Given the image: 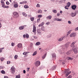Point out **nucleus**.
Returning <instances> with one entry per match:
<instances>
[{
  "label": "nucleus",
  "instance_id": "nucleus-56",
  "mask_svg": "<svg viewBox=\"0 0 78 78\" xmlns=\"http://www.w3.org/2000/svg\"><path fill=\"white\" fill-rule=\"evenodd\" d=\"M75 31H77L78 30V27H76L75 29Z\"/></svg>",
  "mask_w": 78,
  "mask_h": 78
},
{
  "label": "nucleus",
  "instance_id": "nucleus-42",
  "mask_svg": "<svg viewBox=\"0 0 78 78\" xmlns=\"http://www.w3.org/2000/svg\"><path fill=\"white\" fill-rule=\"evenodd\" d=\"M41 30L43 31H45V30L44 29V27H41Z\"/></svg>",
  "mask_w": 78,
  "mask_h": 78
},
{
  "label": "nucleus",
  "instance_id": "nucleus-61",
  "mask_svg": "<svg viewBox=\"0 0 78 78\" xmlns=\"http://www.w3.org/2000/svg\"><path fill=\"white\" fill-rule=\"evenodd\" d=\"M4 78H9V77H8V76H4Z\"/></svg>",
  "mask_w": 78,
  "mask_h": 78
},
{
  "label": "nucleus",
  "instance_id": "nucleus-51",
  "mask_svg": "<svg viewBox=\"0 0 78 78\" xmlns=\"http://www.w3.org/2000/svg\"><path fill=\"white\" fill-rule=\"evenodd\" d=\"M41 24L42 26H43L44 25V22H42L41 23Z\"/></svg>",
  "mask_w": 78,
  "mask_h": 78
},
{
  "label": "nucleus",
  "instance_id": "nucleus-31",
  "mask_svg": "<svg viewBox=\"0 0 78 78\" xmlns=\"http://www.w3.org/2000/svg\"><path fill=\"white\" fill-rule=\"evenodd\" d=\"M26 37L27 38H29V35L27 34H26Z\"/></svg>",
  "mask_w": 78,
  "mask_h": 78
},
{
  "label": "nucleus",
  "instance_id": "nucleus-49",
  "mask_svg": "<svg viewBox=\"0 0 78 78\" xmlns=\"http://www.w3.org/2000/svg\"><path fill=\"white\" fill-rule=\"evenodd\" d=\"M40 19H41L40 18H38V19H37V22H40Z\"/></svg>",
  "mask_w": 78,
  "mask_h": 78
},
{
  "label": "nucleus",
  "instance_id": "nucleus-54",
  "mask_svg": "<svg viewBox=\"0 0 78 78\" xmlns=\"http://www.w3.org/2000/svg\"><path fill=\"white\" fill-rule=\"evenodd\" d=\"M46 25H48L50 24V22H48L46 23Z\"/></svg>",
  "mask_w": 78,
  "mask_h": 78
},
{
  "label": "nucleus",
  "instance_id": "nucleus-43",
  "mask_svg": "<svg viewBox=\"0 0 78 78\" xmlns=\"http://www.w3.org/2000/svg\"><path fill=\"white\" fill-rule=\"evenodd\" d=\"M37 8H39L40 7V5L39 4H37Z\"/></svg>",
  "mask_w": 78,
  "mask_h": 78
},
{
  "label": "nucleus",
  "instance_id": "nucleus-3",
  "mask_svg": "<svg viewBox=\"0 0 78 78\" xmlns=\"http://www.w3.org/2000/svg\"><path fill=\"white\" fill-rule=\"evenodd\" d=\"M70 42H68V43H67L65 45H64V47H63V48H64V49H66L68 47H69V45H70Z\"/></svg>",
  "mask_w": 78,
  "mask_h": 78
},
{
  "label": "nucleus",
  "instance_id": "nucleus-9",
  "mask_svg": "<svg viewBox=\"0 0 78 78\" xmlns=\"http://www.w3.org/2000/svg\"><path fill=\"white\" fill-rule=\"evenodd\" d=\"M71 16L73 17H75L76 15V13H71Z\"/></svg>",
  "mask_w": 78,
  "mask_h": 78
},
{
  "label": "nucleus",
  "instance_id": "nucleus-39",
  "mask_svg": "<svg viewBox=\"0 0 78 78\" xmlns=\"http://www.w3.org/2000/svg\"><path fill=\"white\" fill-rule=\"evenodd\" d=\"M16 78H20V75L16 76Z\"/></svg>",
  "mask_w": 78,
  "mask_h": 78
},
{
  "label": "nucleus",
  "instance_id": "nucleus-62",
  "mask_svg": "<svg viewBox=\"0 0 78 78\" xmlns=\"http://www.w3.org/2000/svg\"><path fill=\"white\" fill-rule=\"evenodd\" d=\"M24 3H27V1H24Z\"/></svg>",
  "mask_w": 78,
  "mask_h": 78
},
{
  "label": "nucleus",
  "instance_id": "nucleus-60",
  "mask_svg": "<svg viewBox=\"0 0 78 78\" xmlns=\"http://www.w3.org/2000/svg\"><path fill=\"white\" fill-rule=\"evenodd\" d=\"M60 15V13H58L57 14V16H59Z\"/></svg>",
  "mask_w": 78,
  "mask_h": 78
},
{
  "label": "nucleus",
  "instance_id": "nucleus-63",
  "mask_svg": "<svg viewBox=\"0 0 78 78\" xmlns=\"http://www.w3.org/2000/svg\"><path fill=\"white\" fill-rule=\"evenodd\" d=\"M78 10H77V11H76L75 12H74V13H76V14H77V13H78Z\"/></svg>",
  "mask_w": 78,
  "mask_h": 78
},
{
  "label": "nucleus",
  "instance_id": "nucleus-55",
  "mask_svg": "<svg viewBox=\"0 0 78 78\" xmlns=\"http://www.w3.org/2000/svg\"><path fill=\"white\" fill-rule=\"evenodd\" d=\"M52 69L53 70H54V69H56V68L55 67V66H54L52 67Z\"/></svg>",
  "mask_w": 78,
  "mask_h": 78
},
{
  "label": "nucleus",
  "instance_id": "nucleus-59",
  "mask_svg": "<svg viewBox=\"0 0 78 78\" xmlns=\"http://www.w3.org/2000/svg\"><path fill=\"white\" fill-rule=\"evenodd\" d=\"M1 4H2V3H5V2H3V1L1 0Z\"/></svg>",
  "mask_w": 78,
  "mask_h": 78
},
{
  "label": "nucleus",
  "instance_id": "nucleus-47",
  "mask_svg": "<svg viewBox=\"0 0 78 78\" xmlns=\"http://www.w3.org/2000/svg\"><path fill=\"white\" fill-rule=\"evenodd\" d=\"M23 37L24 38H26V34H24L23 35Z\"/></svg>",
  "mask_w": 78,
  "mask_h": 78
},
{
  "label": "nucleus",
  "instance_id": "nucleus-32",
  "mask_svg": "<svg viewBox=\"0 0 78 78\" xmlns=\"http://www.w3.org/2000/svg\"><path fill=\"white\" fill-rule=\"evenodd\" d=\"M4 8H9V6H4L3 7Z\"/></svg>",
  "mask_w": 78,
  "mask_h": 78
},
{
  "label": "nucleus",
  "instance_id": "nucleus-28",
  "mask_svg": "<svg viewBox=\"0 0 78 78\" xmlns=\"http://www.w3.org/2000/svg\"><path fill=\"white\" fill-rule=\"evenodd\" d=\"M11 72L12 73L14 74L15 73V70H11Z\"/></svg>",
  "mask_w": 78,
  "mask_h": 78
},
{
  "label": "nucleus",
  "instance_id": "nucleus-46",
  "mask_svg": "<svg viewBox=\"0 0 78 78\" xmlns=\"http://www.w3.org/2000/svg\"><path fill=\"white\" fill-rule=\"evenodd\" d=\"M13 3L14 4V5L16 4H17V2H16V1H15Z\"/></svg>",
  "mask_w": 78,
  "mask_h": 78
},
{
  "label": "nucleus",
  "instance_id": "nucleus-17",
  "mask_svg": "<svg viewBox=\"0 0 78 78\" xmlns=\"http://www.w3.org/2000/svg\"><path fill=\"white\" fill-rule=\"evenodd\" d=\"M23 15L25 17H27V16H28V15H27V14L25 13V12H23Z\"/></svg>",
  "mask_w": 78,
  "mask_h": 78
},
{
  "label": "nucleus",
  "instance_id": "nucleus-57",
  "mask_svg": "<svg viewBox=\"0 0 78 78\" xmlns=\"http://www.w3.org/2000/svg\"><path fill=\"white\" fill-rule=\"evenodd\" d=\"M6 5H9V2H6Z\"/></svg>",
  "mask_w": 78,
  "mask_h": 78
},
{
  "label": "nucleus",
  "instance_id": "nucleus-48",
  "mask_svg": "<svg viewBox=\"0 0 78 78\" xmlns=\"http://www.w3.org/2000/svg\"><path fill=\"white\" fill-rule=\"evenodd\" d=\"M65 9H69L68 8V6H66L65 7Z\"/></svg>",
  "mask_w": 78,
  "mask_h": 78
},
{
  "label": "nucleus",
  "instance_id": "nucleus-18",
  "mask_svg": "<svg viewBox=\"0 0 78 78\" xmlns=\"http://www.w3.org/2000/svg\"><path fill=\"white\" fill-rule=\"evenodd\" d=\"M75 42H73L71 44V47H74V44H75Z\"/></svg>",
  "mask_w": 78,
  "mask_h": 78
},
{
  "label": "nucleus",
  "instance_id": "nucleus-44",
  "mask_svg": "<svg viewBox=\"0 0 78 78\" xmlns=\"http://www.w3.org/2000/svg\"><path fill=\"white\" fill-rule=\"evenodd\" d=\"M33 37L34 39H37V37L36 36H34Z\"/></svg>",
  "mask_w": 78,
  "mask_h": 78
},
{
  "label": "nucleus",
  "instance_id": "nucleus-27",
  "mask_svg": "<svg viewBox=\"0 0 78 78\" xmlns=\"http://www.w3.org/2000/svg\"><path fill=\"white\" fill-rule=\"evenodd\" d=\"M5 5V2H4L3 3H2L1 4V5H2V8H3Z\"/></svg>",
  "mask_w": 78,
  "mask_h": 78
},
{
  "label": "nucleus",
  "instance_id": "nucleus-19",
  "mask_svg": "<svg viewBox=\"0 0 78 78\" xmlns=\"http://www.w3.org/2000/svg\"><path fill=\"white\" fill-rule=\"evenodd\" d=\"M14 7L15 8H18V4H14Z\"/></svg>",
  "mask_w": 78,
  "mask_h": 78
},
{
  "label": "nucleus",
  "instance_id": "nucleus-10",
  "mask_svg": "<svg viewBox=\"0 0 78 78\" xmlns=\"http://www.w3.org/2000/svg\"><path fill=\"white\" fill-rule=\"evenodd\" d=\"M18 47V48H22V44L21 43H19L17 45Z\"/></svg>",
  "mask_w": 78,
  "mask_h": 78
},
{
  "label": "nucleus",
  "instance_id": "nucleus-29",
  "mask_svg": "<svg viewBox=\"0 0 78 78\" xmlns=\"http://www.w3.org/2000/svg\"><path fill=\"white\" fill-rule=\"evenodd\" d=\"M24 8H25L26 9H27V8H29V6H28L27 5H25L24 6Z\"/></svg>",
  "mask_w": 78,
  "mask_h": 78
},
{
  "label": "nucleus",
  "instance_id": "nucleus-24",
  "mask_svg": "<svg viewBox=\"0 0 78 78\" xmlns=\"http://www.w3.org/2000/svg\"><path fill=\"white\" fill-rule=\"evenodd\" d=\"M51 17H52V16L50 15H49L48 17H47V19H51Z\"/></svg>",
  "mask_w": 78,
  "mask_h": 78
},
{
  "label": "nucleus",
  "instance_id": "nucleus-7",
  "mask_svg": "<svg viewBox=\"0 0 78 78\" xmlns=\"http://www.w3.org/2000/svg\"><path fill=\"white\" fill-rule=\"evenodd\" d=\"M77 6L76 5H73L71 6V8L73 9V10H75V9L76 8Z\"/></svg>",
  "mask_w": 78,
  "mask_h": 78
},
{
  "label": "nucleus",
  "instance_id": "nucleus-41",
  "mask_svg": "<svg viewBox=\"0 0 78 78\" xmlns=\"http://www.w3.org/2000/svg\"><path fill=\"white\" fill-rule=\"evenodd\" d=\"M72 31V30H70L67 33V34H70V33H71V32Z\"/></svg>",
  "mask_w": 78,
  "mask_h": 78
},
{
  "label": "nucleus",
  "instance_id": "nucleus-36",
  "mask_svg": "<svg viewBox=\"0 0 78 78\" xmlns=\"http://www.w3.org/2000/svg\"><path fill=\"white\" fill-rule=\"evenodd\" d=\"M70 5H71L70 3L68 2L67 3V6H68V8H69V7L70 6Z\"/></svg>",
  "mask_w": 78,
  "mask_h": 78
},
{
  "label": "nucleus",
  "instance_id": "nucleus-40",
  "mask_svg": "<svg viewBox=\"0 0 78 78\" xmlns=\"http://www.w3.org/2000/svg\"><path fill=\"white\" fill-rule=\"evenodd\" d=\"M42 16V15H39L37 16L38 18H41Z\"/></svg>",
  "mask_w": 78,
  "mask_h": 78
},
{
  "label": "nucleus",
  "instance_id": "nucleus-4",
  "mask_svg": "<svg viewBox=\"0 0 78 78\" xmlns=\"http://www.w3.org/2000/svg\"><path fill=\"white\" fill-rule=\"evenodd\" d=\"M41 64V62L39 61H37L35 62V65L36 66V67H38Z\"/></svg>",
  "mask_w": 78,
  "mask_h": 78
},
{
  "label": "nucleus",
  "instance_id": "nucleus-11",
  "mask_svg": "<svg viewBox=\"0 0 78 78\" xmlns=\"http://www.w3.org/2000/svg\"><path fill=\"white\" fill-rule=\"evenodd\" d=\"M52 58H54L55 59H56V54H55V53H54L52 54Z\"/></svg>",
  "mask_w": 78,
  "mask_h": 78
},
{
  "label": "nucleus",
  "instance_id": "nucleus-38",
  "mask_svg": "<svg viewBox=\"0 0 78 78\" xmlns=\"http://www.w3.org/2000/svg\"><path fill=\"white\" fill-rule=\"evenodd\" d=\"M15 45V43H13V42H12L11 43V46H12V47H14Z\"/></svg>",
  "mask_w": 78,
  "mask_h": 78
},
{
  "label": "nucleus",
  "instance_id": "nucleus-37",
  "mask_svg": "<svg viewBox=\"0 0 78 78\" xmlns=\"http://www.w3.org/2000/svg\"><path fill=\"white\" fill-rule=\"evenodd\" d=\"M1 73H2V74H5V71L3 70H2L1 71Z\"/></svg>",
  "mask_w": 78,
  "mask_h": 78
},
{
  "label": "nucleus",
  "instance_id": "nucleus-20",
  "mask_svg": "<svg viewBox=\"0 0 78 78\" xmlns=\"http://www.w3.org/2000/svg\"><path fill=\"white\" fill-rule=\"evenodd\" d=\"M30 19L32 22H33L34 20V18L33 17H31L30 18Z\"/></svg>",
  "mask_w": 78,
  "mask_h": 78
},
{
  "label": "nucleus",
  "instance_id": "nucleus-21",
  "mask_svg": "<svg viewBox=\"0 0 78 78\" xmlns=\"http://www.w3.org/2000/svg\"><path fill=\"white\" fill-rule=\"evenodd\" d=\"M42 11L41 9H40L38 11V13L39 14H41V13H42Z\"/></svg>",
  "mask_w": 78,
  "mask_h": 78
},
{
  "label": "nucleus",
  "instance_id": "nucleus-35",
  "mask_svg": "<svg viewBox=\"0 0 78 78\" xmlns=\"http://www.w3.org/2000/svg\"><path fill=\"white\" fill-rule=\"evenodd\" d=\"M52 11L54 13H56L57 12V11L56 10L54 9L52 10Z\"/></svg>",
  "mask_w": 78,
  "mask_h": 78
},
{
  "label": "nucleus",
  "instance_id": "nucleus-23",
  "mask_svg": "<svg viewBox=\"0 0 78 78\" xmlns=\"http://www.w3.org/2000/svg\"><path fill=\"white\" fill-rule=\"evenodd\" d=\"M0 59L1 60L2 62V61H4V59H5V58L3 57H2L0 58Z\"/></svg>",
  "mask_w": 78,
  "mask_h": 78
},
{
  "label": "nucleus",
  "instance_id": "nucleus-64",
  "mask_svg": "<svg viewBox=\"0 0 78 78\" xmlns=\"http://www.w3.org/2000/svg\"><path fill=\"white\" fill-rule=\"evenodd\" d=\"M23 73H26V71H25V70H24L23 71Z\"/></svg>",
  "mask_w": 78,
  "mask_h": 78
},
{
  "label": "nucleus",
  "instance_id": "nucleus-50",
  "mask_svg": "<svg viewBox=\"0 0 78 78\" xmlns=\"http://www.w3.org/2000/svg\"><path fill=\"white\" fill-rule=\"evenodd\" d=\"M10 62H11L9 61H8L7 62V64H10Z\"/></svg>",
  "mask_w": 78,
  "mask_h": 78
},
{
  "label": "nucleus",
  "instance_id": "nucleus-5",
  "mask_svg": "<svg viewBox=\"0 0 78 78\" xmlns=\"http://www.w3.org/2000/svg\"><path fill=\"white\" fill-rule=\"evenodd\" d=\"M76 36V33H73L70 35V37H75Z\"/></svg>",
  "mask_w": 78,
  "mask_h": 78
},
{
  "label": "nucleus",
  "instance_id": "nucleus-58",
  "mask_svg": "<svg viewBox=\"0 0 78 78\" xmlns=\"http://www.w3.org/2000/svg\"><path fill=\"white\" fill-rule=\"evenodd\" d=\"M71 77H72V76H71V75H69L67 78H71Z\"/></svg>",
  "mask_w": 78,
  "mask_h": 78
},
{
  "label": "nucleus",
  "instance_id": "nucleus-1",
  "mask_svg": "<svg viewBox=\"0 0 78 78\" xmlns=\"http://www.w3.org/2000/svg\"><path fill=\"white\" fill-rule=\"evenodd\" d=\"M13 14L14 15V18H17L19 17V13L16 12H13Z\"/></svg>",
  "mask_w": 78,
  "mask_h": 78
},
{
  "label": "nucleus",
  "instance_id": "nucleus-25",
  "mask_svg": "<svg viewBox=\"0 0 78 78\" xmlns=\"http://www.w3.org/2000/svg\"><path fill=\"white\" fill-rule=\"evenodd\" d=\"M18 58V55H16L14 56V58L15 59H17Z\"/></svg>",
  "mask_w": 78,
  "mask_h": 78
},
{
  "label": "nucleus",
  "instance_id": "nucleus-15",
  "mask_svg": "<svg viewBox=\"0 0 78 78\" xmlns=\"http://www.w3.org/2000/svg\"><path fill=\"white\" fill-rule=\"evenodd\" d=\"M71 73V71H69V72H68L67 73H66V76L67 77L68 76V75L70 74V73Z\"/></svg>",
  "mask_w": 78,
  "mask_h": 78
},
{
  "label": "nucleus",
  "instance_id": "nucleus-16",
  "mask_svg": "<svg viewBox=\"0 0 78 78\" xmlns=\"http://www.w3.org/2000/svg\"><path fill=\"white\" fill-rule=\"evenodd\" d=\"M69 69H65L64 71V73L66 74V73H67V72H69Z\"/></svg>",
  "mask_w": 78,
  "mask_h": 78
},
{
  "label": "nucleus",
  "instance_id": "nucleus-33",
  "mask_svg": "<svg viewBox=\"0 0 78 78\" xmlns=\"http://www.w3.org/2000/svg\"><path fill=\"white\" fill-rule=\"evenodd\" d=\"M15 70V68H14V67L12 66L11 68V70Z\"/></svg>",
  "mask_w": 78,
  "mask_h": 78
},
{
  "label": "nucleus",
  "instance_id": "nucleus-14",
  "mask_svg": "<svg viewBox=\"0 0 78 78\" xmlns=\"http://www.w3.org/2000/svg\"><path fill=\"white\" fill-rule=\"evenodd\" d=\"M19 29L20 30H23V29H24V26H21V27H19Z\"/></svg>",
  "mask_w": 78,
  "mask_h": 78
},
{
  "label": "nucleus",
  "instance_id": "nucleus-22",
  "mask_svg": "<svg viewBox=\"0 0 78 78\" xmlns=\"http://www.w3.org/2000/svg\"><path fill=\"white\" fill-rule=\"evenodd\" d=\"M41 44V43L40 42H37L36 43V45H39Z\"/></svg>",
  "mask_w": 78,
  "mask_h": 78
},
{
  "label": "nucleus",
  "instance_id": "nucleus-13",
  "mask_svg": "<svg viewBox=\"0 0 78 78\" xmlns=\"http://www.w3.org/2000/svg\"><path fill=\"white\" fill-rule=\"evenodd\" d=\"M64 37H62L61 38H60L58 40V41H62L64 39Z\"/></svg>",
  "mask_w": 78,
  "mask_h": 78
},
{
  "label": "nucleus",
  "instance_id": "nucleus-34",
  "mask_svg": "<svg viewBox=\"0 0 78 78\" xmlns=\"http://www.w3.org/2000/svg\"><path fill=\"white\" fill-rule=\"evenodd\" d=\"M46 55V54H45L44 55L42 56V58H43V59H44L45 58Z\"/></svg>",
  "mask_w": 78,
  "mask_h": 78
},
{
  "label": "nucleus",
  "instance_id": "nucleus-30",
  "mask_svg": "<svg viewBox=\"0 0 78 78\" xmlns=\"http://www.w3.org/2000/svg\"><path fill=\"white\" fill-rule=\"evenodd\" d=\"M30 53V52H24L23 53V55H26V54H27V53Z\"/></svg>",
  "mask_w": 78,
  "mask_h": 78
},
{
  "label": "nucleus",
  "instance_id": "nucleus-26",
  "mask_svg": "<svg viewBox=\"0 0 78 78\" xmlns=\"http://www.w3.org/2000/svg\"><path fill=\"white\" fill-rule=\"evenodd\" d=\"M36 54H37V51H35L33 54L32 55L33 56H35V55H36Z\"/></svg>",
  "mask_w": 78,
  "mask_h": 78
},
{
  "label": "nucleus",
  "instance_id": "nucleus-8",
  "mask_svg": "<svg viewBox=\"0 0 78 78\" xmlns=\"http://www.w3.org/2000/svg\"><path fill=\"white\" fill-rule=\"evenodd\" d=\"M54 20H56L57 21H58L59 22H60L61 21H62V19H59L58 18H55L54 19Z\"/></svg>",
  "mask_w": 78,
  "mask_h": 78
},
{
  "label": "nucleus",
  "instance_id": "nucleus-6",
  "mask_svg": "<svg viewBox=\"0 0 78 78\" xmlns=\"http://www.w3.org/2000/svg\"><path fill=\"white\" fill-rule=\"evenodd\" d=\"M37 33L38 34L41 35V30L40 29H37Z\"/></svg>",
  "mask_w": 78,
  "mask_h": 78
},
{
  "label": "nucleus",
  "instance_id": "nucleus-2",
  "mask_svg": "<svg viewBox=\"0 0 78 78\" xmlns=\"http://www.w3.org/2000/svg\"><path fill=\"white\" fill-rule=\"evenodd\" d=\"M32 31L33 33H34V35L36 34V27L34 25H33V30Z\"/></svg>",
  "mask_w": 78,
  "mask_h": 78
},
{
  "label": "nucleus",
  "instance_id": "nucleus-12",
  "mask_svg": "<svg viewBox=\"0 0 78 78\" xmlns=\"http://www.w3.org/2000/svg\"><path fill=\"white\" fill-rule=\"evenodd\" d=\"M73 50L75 53H78V51H77L76 48H74L73 49Z\"/></svg>",
  "mask_w": 78,
  "mask_h": 78
},
{
  "label": "nucleus",
  "instance_id": "nucleus-52",
  "mask_svg": "<svg viewBox=\"0 0 78 78\" xmlns=\"http://www.w3.org/2000/svg\"><path fill=\"white\" fill-rule=\"evenodd\" d=\"M68 23L69 24H72V22H71L70 21H68Z\"/></svg>",
  "mask_w": 78,
  "mask_h": 78
},
{
  "label": "nucleus",
  "instance_id": "nucleus-45",
  "mask_svg": "<svg viewBox=\"0 0 78 78\" xmlns=\"http://www.w3.org/2000/svg\"><path fill=\"white\" fill-rule=\"evenodd\" d=\"M68 59H69V60H71V61H72V60H73V58L70 57H69Z\"/></svg>",
  "mask_w": 78,
  "mask_h": 78
},
{
  "label": "nucleus",
  "instance_id": "nucleus-53",
  "mask_svg": "<svg viewBox=\"0 0 78 78\" xmlns=\"http://www.w3.org/2000/svg\"><path fill=\"white\" fill-rule=\"evenodd\" d=\"M67 55H69V54H70V51H69L68 52H67Z\"/></svg>",
  "mask_w": 78,
  "mask_h": 78
}]
</instances>
